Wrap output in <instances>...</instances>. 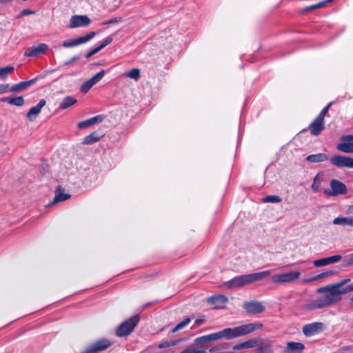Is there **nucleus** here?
<instances>
[{
    "instance_id": "nucleus-1",
    "label": "nucleus",
    "mask_w": 353,
    "mask_h": 353,
    "mask_svg": "<svg viewBox=\"0 0 353 353\" xmlns=\"http://www.w3.org/2000/svg\"><path fill=\"white\" fill-rule=\"evenodd\" d=\"M350 281V279H346L336 283L318 288L317 292L324 294V295L309 301L303 305V309L306 311H312L336 303L342 299V294L353 291V284L345 286Z\"/></svg>"
},
{
    "instance_id": "nucleus-2",
    "label": "nucleus",
    "mask_w": 353,
    "mask_h": 353,
    "mask_svg": "<svg viewBox=\"0 0 353 353\" xmlns=\"http://www.w3.org/2000/svg\"><path fill=\"white\" fill-rule=\"evenodd\" d=\"M262 327L263 323L260 322H255L241 325L232 328H225L219 332L196 338L194 339V343L197 345H201V347L205 350L208 347L205 343L210 341H216L221 339L230 340L245 336L256 330H260Z\"/></svg>"
},
{
    "instance_id": "nucleus-3",
    "label": "nucleus",
    "mask_w": 353,
    "mask_h": 353,
    "mask_svg": "<svg viewBox=\"0 0 353 353\" xmlns=\"http://www.w3.org/2000/svg\"><path fill=\"white\" fill-rule=\"evenodd\" d=\"M271 274V270H265L259 272L242 274L234 277L225 282L224 285L228 289L241 288L246 285L261 281Z\"/></svg>"
},
{
    "instance_id": "nucleus-4",
    "label": "nucleus",
    "mask_w": 353,
    "mask_h": 353,
    "mask_svg": "<svg viewBox=\"0 0 353 353\" xmlns=\"http://www.w3.org/2000/svg\"><path fill=\"white\" fill-rule=\"evenodd\" d=\"M139 321L138 315L133 316L121 323L116 330V335L119 337L128 336L134 330Z\"/></svg>"
},
{
    "instance_id": "nucleus-5",
    "label": "nucleus",
    "mask_w": 353,
    "mask_h": 353,
    "mask_svg": "<svg viewBox=\"0 0 353 353\" xmlns=\"http://www.w3.org/2000/svg\"><path fill=\"white\" fill-rule=\"evenodd\" d=\"M330 185V189L323 190V193L327 196H336L347 193V187L345 183L337 179L331 180Z\"/></svg>"
},
{
    "instance_id": "nucleus-6",
    "label": "nucleus",
    "mask_w": 353,
    "mask_h": 353,
    "mask_svg": "<svg viewBox=\"0 0 353 353\" xmlns=\"http://www.w3.org/2000/svg\"><path fill=\"white\" fill-rule=\"evenodd\" d=\"M301 276L299 271H290L274 275L271 280L274 283L283 284L293 282L297 280Z\"/></svg>"
},
{
    "instance_id": "nucleus-7",
    "label": "nucleus",
    "mask_w": 353,
    "mask_h": 353,
    "mask_svg": "<svg viewBox=\"0 0 353 353\" xmlns=\"http://www.w3.org/2000/svg\"><path fill=\"white\" fill-rule=\"evenodd\" d=\"M112 343L106 339H101L88 345L83 353H98L108 349Z\"/></svg>"
},
{
    "instance_id": "nucleus-8",
    "label": "nucleus",
    "mask_w": 353,
    "mask_h": 353,
    "mask_svg": "<svg viewBox=\"0 0 353 353\" xmlns=\"http://www.w3.org/2000/svg\"><path fill=\"white\" fill-rule=\"evenodd\" d=\"M328 159L336 167L353 168V158L338 154L333 155Z\"/></svg>"
},
{
    "instance_id": "nucleus-9",
    "label": "nucleus",
    "mask_w": 353,
    "mask_h": 353,
    "mask_svg": "<svg viewBox=\"0 0 353 353\" xmlns=\"http://www.w3.org/2000/svg\"><path fill=\"white\" fill-rule=\"evenodd\" d=\"M325 325L321 322H314L305 325L302 328L303 334L307 337H310L322 332Z\"/></svg>"
},
{
    "instance_id": "nucleus-10",
    "label": "nucleus",
    "mask_w": 353,
    "mask_h": 353,
    "mask_svg": "<svg viewBox=\"0 0 353 353\" xmlns=\"http://www.w3.org/2000/svg\"><path fill=\"white\" fill-rule=\"evenodd\" d=\"M105 70H102L90 79L85 81L80 87L81 92L87 93L94 85L102 79L105 75Z\"/></svg>"
},
{
    "instance_id": "nucleus-11",
    "label": "nucleus",
    "mask_w": 353,
    "mask_h": 353,
    "mask_svg": "<svg viewBox=\"0 0 353 353\" xmlns=\"http://www.w3.org/2000/svg\"><path fill=\"white\" fill-rule=\"evenodd\" d=\"M95 35H96L95 32H90L85 36L80 37L76 39L64 41L63 42L62 45L64 48L74 47V46H79V45H81V44H83V43H85L89 41L92 38H94L95 37Z\"/></svg>"
},
{
    "instance_id": "nucleus-12",
    "label": "nucleus",
    "mask_w": 353,
    "mask_h": 353,
    "mask_svg": "<svg viewBox=\"0 0 353 353\" xmlns=\"http://www.w3.org/2000/svg\"><path fill=\"white\" fill-rule=\"evenodd\" d=\"M341 140L343 142L337 145V150L345 153H353V135H344L341 137Z\"/></svg>"
},
{
    "instance_id": "nucleus-13",
    "label": "nucleus",
    "mask_w": 353,
    "mask_h": 353,
    "mask_svg": "<svg viewBox=\"0 0 353 353\" xmlns=\"http://www.w3.org/2000/svg\"><path fill=\"white\" fill-rule=\"evenodd\" d=\"M243 308L247 313L254 314H260L265 311V306L256 301H245L243 303Z\"/></svg>"
},
{
    "instance_id": "nucleus-14",
    "label": "nucleus",
    "mask_w": 353,
    "mask_h": 353,
    "mask_svg": "<svg viewBox=\"0 0 353 353\" xmlns=\"http://www.w3.org/2000/svg\"><path fill=\"white\" fill-rule=\"evenodd\" d=\"M208 303L214 309H223L225 307L228 299L224 295L216 294L207 299Z\"/></svg>"
},
{
    "instance_id": "nucleus-15",
    "label": "nucleus",
    "mask_w": 353,
    "mask_h": 353,
    "mask_svg": "<svg viewBox=\"0 0 353 353\" xmlns=\"http://www.w3.org/2000/svg\"><path fill=\"white\" fill-rule=\"evenodd\" d=\"M91 21L87 15H74L70 20V28H77L79 27H86L90 23Z\"/></svg>"
},
{
    "instance_id": "nucleus-16",
    "label": "nucleus",
    "mask_w": 353,
    "mask_h": 353,
    "mask_svg": "<svg viewBox=\"0 0 353 353\" xmlns=\"http://www.w3.org/2000/svg\"><path fill=\"white\" fill-rule=\"evenodd\" d=\"M42 77H41V76H37L35 78L32 79L30 80L26 81H21L19 83L14 84L12 86H11L10 88H9V91L12 92H16V93L19 92L23 90H26L28 87L32 85L33 84H34L37 82V81L38 79H41Z\"/></svg>"
},
{
    "instance_id": "nucleus-17",
    "label": "nucleus",
    "mask_w": 353,
    "mask_h": 353,
    "mask_svg": "<svg viewBox=\"0 0 353 353\" xmlns=\"http://www.w3.org/2000/svg\"><path fill=\"white\" fill-rule=\"evenodd\" d=\"M48 48L46 43H40L37 46H33L28 48L24 52L25 57H34L43 54Z\"/></svg>"
},
{
    "instance_id": "nucleus-18",
    "label": "nucleus",
    "mask_w": 353,
    "mask_h": 353,
    "mask_svg": "<svg viewBox=\"0 0 353 353\" xmlns=\"http://www.w3.org/2000/svg\"><path fill=\"white\" fill-rule=\"evenodd\" d=\"M324 129V119L319 117L318 116L309 125L310 134L313 136L319 135Z\"/></svg>"
},
{
    "instance_id": "nucleus-19",
    "label": "nucleus",
    "mask_w": 353,
    "mask_h": 353,
    "mask_svg": "<svg viewBox=\"0 0 353 353\" xmlns=\"http://www.w3.org/2000/svg\"><path fill=\"white\" fill-rule=\"evenodd\" d=\"M46 104L45 99H41L39 102L34 107H32L27 113V118L29 121H32L39 115L41 110Z\"/></svg>"
},
{
    "instance_id": "nucleus-20",
    "label": "nucleus",
    "mask_w": 353,
    "mask_h": 353,
    "mask_svg": "<svg viewBox=\"0 0 353 353\" xmlns=\"http://www.w3.org/2000/svg\"><path fill=\"white\" fill-rule=\"evenodd\" d=\"M305 350V345L300 342L289 341L283 353H301Z\"/></svg>"
},
{
    "instance_id": "nucleus-21",
    "label": "nucleus",
    "mask_w": 353,
    "mask_h": 353,
    "mask_svg": "<svg viewBox=\"0 0 353 353\" xmlns=\"http://www.w3.org/2000/svg\"><path fill=\"white\" fill-rule=\"evenodd\" d=\"M342 259V256L341 255H334L332 256L318 259L314 261V265L316 267H321L327 265L332 263H337L341 261Z\"/></svg>"
},
{
    "instance_id": "nucleus-22",
    "label": "nucleus",
    "mask_w": 353,
    "mask_h": 353,
    "mask_svg": "<svg viewBox=\"0 0 353 353\" xmlns=\"http://www.w3.org/2000/svg\"><path fill=\"white\" fill-rule=\"evenodd\" d=\"M104 117H105L103 115H97L87 120L78 123L77 126L79 129H84L94 124L101 123L104 119Z\"/></svg>"
},
{
    "instance_id": "nucleus-23",
    "label": "nucleus",
    "mask_w": 353,
    "mask_h": 353,
    "mask_svg": "<svg viewBox=\"0 0 353 353\" xmlns=\"http://www.w3.org/2000/svg\"><path fill=\"white\" fill-rule=\"evenodd\" d=\"M55 196L54 198V200L52 201V204L65 201L70 198V194L65 193L64 189L59 185L56 188L54 191Z\"/></svg>"
},
{
    "instance_id": "nucleus-24",
    "label": "nucleus",
    "mask_w": 353,
    "mask_h": 353,
    "mask_svg": "<svg viewBox=\"0 0 353 353\" xmlns=\"http://www.w3.org/2000/svg\"><path fill=\"white\" fill-rule=\"evenodd\" d=\"M1 101L18 107L23 106L25 103V100L21 96L14 97H3L1 99Z\"/></svg>"
},
{
    "instance_id": "nucleus-25",
    "label": "nucleus",
    "mask_w": 353,
    "mask_h": 353,
    "mask_svg": "<svg viewBox=\"0 0 353 353\" xmlns=\"http://www.w3.org/2000/svg\"><path fill=\"white\" fill-rule=\"evenodd\" d=\"M77 103V99L72 96H66L59 103V110H66Z\"/></svg>"
},
{
    "instance_id": "nucleus-26",
    "label": "nucleus",
    "mask_w": 353,
    "mask_h": 353,
    "mask_svg": "<svg viewBox=\"0 0 353 353\" xmlns=\"http://www.w3.org/2000/svg\"><path fill=\"white\" fill-rule=\"evenodd\" d=\"M329 157L324 153H317L308 155L305 158V161L310 163H320L328 160Z\"/></svg>"
},
{
    "instance_id": "nucleus-27",
    "label": "nucleus",
    "mask_w": 353,
    "mask_h": 353,
    "mask_svg": "<svg viewBox=\"0 0 353 353\" xmlns=\"http://www.w3.org/2000/svg\"><path fill=\"white\" fill-rule=\"evenodd\" d=\"M103 135L104 134H100L98 132L94 131L84 138L83 143L88 145L93 144L99 141L103 137Z\"/></svg>"
},
{
    "instance_id": "nucleus-28",
    "label": "nucleus",
    "mask_w": 353,
    "mask_h": 353,
    "mask_svg": "<svg viewBox=\"0 0 353 353\" xmlns=\"http://www.w3.org/2000/svg\"><path fill=\"white\" fill-rule=\"evenodd\" d=\"M258 341L256 339H251L248 341L236 344L233 347V350H238L241 349L252 348L257 345Z\"/></svg>"
},
{
    "instance_id": "nucleus-29",
    "label": "nucleus",
    "mask_w": 353,
    "mask_h": 353,
    "mask_svg": "<svg viewBox=\"0 0 353 353\" xmlns=\"http://www.w3.org/2000/svg\"><path fill=\"white\" fill-rule=\"evenodd\" d=\"M332 223L334 225H339L342 226H351L353 227V216L352 217H345L338 216L335 218Z\"/></svg>"
},
{
    "instance_id": "nucleus-30",
    "label": "nucleus",
    "mask_w": 353,
    "mask_h": 353,
    "mask_svg": "<svg viewBox=\"0 0 353 353\" xmlns=\"http://www.w3.org/2000/svg\"><path fill=\"white\" fill-rule=\"evenodd\" d=\"M323 181V176L321 174H317L313 180V183L312 184V189L314 192H318L320 191V187L322 181Z\"/></svg>"
},
{
    "instance_id": "nucleus-31",
    "label": "nucleus",
    "mask_w": 353,
    "mask_h": 353,
    "mask_svg": "<svg viewBox=\"0 0 353 353\" xmlns=\"http://www.w3.org/2000/svg\"><path fill=\"white\" fill-rule=\"evenodd\" d=\"M191 321V319L190 317L185 318L183 321L178 323L172 330V333H175L179 330L184 328L186 325H188Z\"/></svg>"
},
{
    "instance_id": "nucleus-32",
    "label": "nucleus",
    "mask_w": 353,
    "mask_h": 353,
    "mask_svg": "<svg viewBox=\"0 0 353 353\" xmlns=\"http://www.w3.org/2000/svg\"><path fill=\"white\" fill-rule=\"evenodd\" d=\"M125 77L138 81L140 79V70L138 68H133L125 74Z\"/></svg>"
},
{
    "instance_id": "nucleus-33",
    "label": "nucleus",
    "mask_w": 353,
    "mask_h": 353,
    "mask_svg": "<svg viewBox=\"0 0 353 353\" xmlns=\"http://www.w3.org/2000/svg\"><path fill=\"white\" fill-rule=\"evenodd\" d=\"M282 201V199L277 195H268L263 199L264 203H280Z\"/></svg>"
},
{
    "instance_id": "nucleus-34",
    "label": "nucleus",
    "mask_w": 353,
    "mask_h": 353,
    "mask_svg": "<svg viewBox=\"0 0 353 353\" xmlns=\"http://www.w3.org/2000/svg\"><path fill=\"white\" fill-rule=\"evenodd\" d=\"M14 70V68L11 65H8L4 68H0V78H3L8 75L10 73L13 72Z\"/></svg>"
},
{
    "instance_id": "nucleus-35",
    "label": "nucleus",
    "mask_w": 353,
    "mask_h": 353,
    "mask_svg": "<svg viewBox=\"0 0 353 353\" xmlns=\"http://www.w3.org/2000/svg\"><path fill=\"white\" fill-rule=\"evenodd\" d=\"M333 274H334L333 271H327V272H322V273H321L319 274H317V275H316V276H314L307 279V281H316L318 279L326 277V276L332 275Z\"/></svg>"
},
{
    "instance_id": "nucleus-36",
    "label": "nucleus",
    "mask_w": 353,
    "mask_h": 353,
    "mask_svg": "<svg viewBox=\"0 0 353 353\" xmlns=\"http://www.w3.org/2000/svg\"><path fill=\"white\" fill-rule=\"evenodd\" d=\"M180 353H206V351L203 348L199 350L194 347H188L181 351Z\"/></svg>"
},
{
    "instance_id": "nucleus-37",
    "label": "nucleus",
    "mask_w": 353,
    "mask_h": 353,
    "mask_svg": "<svg viewBox=\"0 0 353 353\" xmlns=\"http://www.w3.org/2000/svg\"><path fill=\"white\" fill-rule=\"evenodd\" d=\"M181 341V339L180 340H172V341H165V342H163L161 343H160L159 345V348H164V347H170V346H174V345H176V344H178L180 341Z\"/></svg>"
},
{
    "instance_id": "nucleus-38",
    "label": "nucleus",
    "mask_w": 353,
    "mask_h": 353,
    "mask_svg": "<svg viewBox=\"0 0 353 353\" xmlns=\"http://www.w3.org/2000/svg\"><path fill=\"white\" fill-rule=\"evenodd\" d=\"M258 353H273V350L270 344H264L259 347Z\"/></svg>"
},
{
    "instance_id": "nucleus-39",
    "label": "nucleus",
    "mask_w": 353,
    "mask_h": 353,
    "mask_svg": "<svg viewBox=\"0 0 353 353\" xmlns=\"http://www.w3.org/2000/svg\"><path fill=\"white\" fill-rule=\"evenodd\" d=\"M113 40V37L112 35H110L107 37H105L103 41L101 43V44L98 46L100 50H102L103 48H104L106 46L109 45L110 43H112Z\"/></svg>"
},
{
    "instance_id": "nucleus-40",
    "label": "nucleus",
    "mask_w": 353,
    "mask_h": 353,
    "mask_svg": "<svg viewBox=\"0 0 353 353\" xmlns=\"http://www.w3.org/2000/svg\"><path fill=\"white\" fill-rule=\"evenodd\" d=\"M332 105V102H330V103H328L321 111V112L319 114L318 117L324 119L325 118V114H327V112H328L329 109L330 108V107Z\"/></svg>"
},
{
    "instance_id": "nucleus-41",
    "label": "nucleus",
    "mask_w": 353,
    "mask_h": 353,
    "mask_svg": "<svg viewBox=\"0 0 353 353\" xmlns=\"http://www.w3.org/2000/svg\"><path fill=\"white\" fill-rule=\"evenodd\" d=\"M343 262L345 266L353 265V253L346 256Z\"/></svg>"
},
{
    "instance_id": "nucleus-42",
    "label": "nucleus",
    "mask_w": 353,
    "mask_h": 353,
    "mask_svg": "<svg viewBox=\"0 0 353 353\" xmlns=\"http://www.w3.org/2000/svg\"><path fill=\"white\" fill-rule=\"evenodd\" d=\"M101 50L100 48L97 46L93 49H92L91 50H90L85 55V57L86 59H89L91 57H92L93 55H94L95 54H97L98 52H99Z\"/></svg>"
},
{
    "instance_id": "nucleus-43",
    "label": "nucleus",
    "mask_w": 353,
    "mask_h": 353,
    "mask_svg": "<svg viewBox=\"0 0 353 353\" xmlns=\"http://www.w3.org/2000/svg\"><path fill=\"white\" fill-rule=\"evenodd\" d=\"M121 20H122L121 17H114L108 21H104L103 23V25H109V24L115 23L121 21Z\"/></svg>"
},
{
    "instance_id": "nucleus-44",
    "label": "nucleus",
    "mask_w": 353,
    "mask_h": 353,
    "mask_svg": "<svg viewBox=\"0 0 353 353\" xmlns=\"http://www.w3.org/2000/svg\"><path fill=\"white\" fill-rule=\"evenodd\" d=\"M9 91L8 84H0V94L8 92Z\"/></svg>"
},
{
    "instance_id": "nucleus-45",
    "label": "nucleus",
    "mask_w": 353,
    "mask_h": 353,
    "mask_svg": "<svg viewBox=\"0 0 353 353\" xmlns=\"http://www.w3.org/2000/svg\"><path fill=\"white\" fill-rule=\"evenodd\" d=\"M80 56L78 55V56H75V57H73L71 59L68 60V61H66L64 65H69L73 63H74L75 61H78L79 59H80Z\"/></svg>"
},
{
    "instance_id": "nucleus-46",
    "label": "nucleus",
    "mask_w": 353,
    "mask_h": 353,
    "mask_svg": "<svg viewBox=\"0 0 353 353\" xmlns=\"http://www.w3.org/2000/svg\"><path fill=\"white\" fill-rule=\"evenodd\" d=\"M325 5V1H321L318 3L312 5V8H313V10L321 8L323 7Z\"/></svg>"
},
{
    "instance_id": "nucleus-47",
    "label": "nucleus",
    "mask_w": 353,
    "mask_h": 353,
    "mask_svg": "<svg viewBox=\"0 0 353 353\" xmlns=\"http://www.w3.org/2000/svg\"><path fill=\"white\" fill-rule=\"evenodd\" d=\"M34 13V12L30 9H24L21 12V15L27 16V15L32 14Z\"/></svg>"
},
{
    "instance_id": "nucleus-48",
    "label": "nucleus",
    "mask_w": 353,
    "mask_h": 353,
    "mask_svg": "<svg viewBox=\"0 0 353 353\" xmlns=\"http://www.w3.org/2000/svg\"><path fill=\"white\" fill-rule=\"evenodd\" d=\"M221 349V345H216L209 349V352L212 353Z\"/></svg>"
},
{
    "instance_id": "nucleus-49",
    "label": "nucleus",
    "mask_w": 353,
    "mask_h": 353,
    "mask_svg": "<svg viewBox=\"0 0 353 353\" xmlns=\"http://www.w3.org/2000/svg\"><path fill=\"white\" fill-rule=\"evenodd\" d=\"M203 322H204V318H203V317H199V318H197V319L195 320V323H196V325H201V324H202Z\"/></svg>"
},
{
    "instance_id": "nucleus-50",
    "label": "nucleus",
    "mask_w": 353,
    "mask_h": 353,
    "mask_svg": "<svg viewBox=\"0 0 353 353\" xmlns=\"http://www.w3.org/2000/svg\"><path fill=\"white\" fill-rule=\"evenodd\" d=\"M312 10H313V8H312V5H311L310 6H307V7L303 8L302 12H309V11H311Z\"/></svg>"
},
{
    "instance_id": "nucleus-51",
    "label": "nucleus",
    "mask_w": 353,
    "mask_h": 353,
    "mask_svg": "<svg viewBox=\"0 0 353 353\" xmlns=\"http://www.w3.org/2000/svg\"><path fill=\"white\" fill-rule=\"evenodd\" d=\"M13 0H0V3L1 4H6V3H8L11 1H12Z\"/></svg>"
},
{
    "instance_id": "nucleus-52",
    "label": "nucleus",
    "mask_w": 353,
    "mask_h": 353,
    "mask_svg": "<svg viewBox=\"0 0 353 353\" xmlns=\"http://www.w3.org/2000/svg\"><path fill=\"white\" fill-rule=\"evenodd\" d=\"M342 349L343 350H352V347L351 346H344L342 347Z\"/></svg>"
},
{
    "instance_id": "nucleus-53",
    "label": "nucleus",
    "mask_w": 353,
    "mask_h": 353,
    "mask_svg": "<svg viewBox=\"0 0 353 353\" xmlns=\"http://www.w3.org/2000/svg\"><path fill=\"white\" fill-rule=\"evenodd\" d=\"M154 303V302H150V303H148L145 306H148V305H153Z\"/></svg>"
},
{
    "instance_id": "nucleus-54",
    "label": "nucleus",
    "mask_w": 353,
    "mask_h": 353,
    "mask_svg": "<svg viewBox=\"0 0 353 353\" xmlns=\"http://www.w3.org/2000/svg\"><path fill=\"white\" fill-rule=\"evenodd\" d=\"M333 0H325V4L330 2H332Z\"/></svg>"
},
{
    "instance_id": "nucleus-55",
    "label": "nucleus",
    "mask_w": 353,
    "mask_h": 353,
    "mask_svg": "<svg viewBox=\"0 0 353 353\" xmlns=\"http://www.w3.org/2000/svg\"><path fill=\"white\" fill-rule=\"evenodd\" d=\"M351 301L353 302V296L351 298Z\"/></svg>"
}]
</instances>
